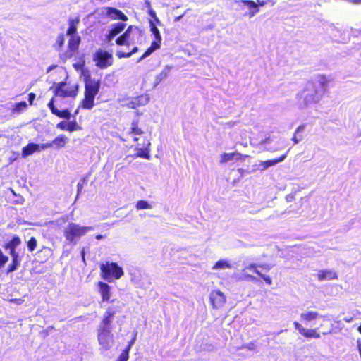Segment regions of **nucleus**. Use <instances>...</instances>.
Segmentation results:
<instances>
[{
	"label": "nucleus",
	"instance_id": "1",
	"mask_svg": "<svg viewBox=\"0 0 361 361\" xmlns=\"http://www.w3.org/2000/svg\"><path fill=\"white\" fill-rule=\"evenodd\" d=\"M321 94L313 82H308L305 87L297 94V104L300 109H305L310 104L317 103L321 99Z\"/></svg>",
	"mask_w": 361,
	"mask_h": 361
},
{
	"label": "nucleus",
	"instance_id": "2",
	"mask_svg": "<svg viewBox=\"0 0 361 361\" xmlns=\"http://www.w3.org/2000/svg\"><path fill=\"white\" fill-rule=\"evenodd\" d=\"M100 88V82L94 78H87L85 81V98L82 101V107L92 109L94 106V98Z\"/></svg>",
	"mask_w": 361,
	"mask_h": 361
},
{
	"label": "nucleus",
	"instance_id": "3",
	"mask_svg": "<svg viewBox=\"0 0 361 361\" xmlns=\"http://www.w3.org/2000/svg\"><path fill=\"white\" fill-rule=\"evenodd\" d=\"M92 226H83L75 223H69L63 230V235L66 241L75 245L78 240L87 232L93 231Z\"/></svg>",
	"mask_w": 361,
	"mask_h": 361
},
{
	"label": "nucleus",
	"instance_id": "4",
	"mask_svg": "<svg viewBox=\"0 0 361 361\" xmlns=\"http://www.w3.org/2000/svg\"><path fill=\"white\" fill-rule=\"evenodd\" d=\"M100 269L102 277L109 282L113 281L114 279H119L124 274L122 267L116 262H106L104 264H102Z\"/></svg>",
	"mask_w": 361,
	"mask_h": 361
},
{
	"label": "nucleus",
	"instance_id": "5",
	"mask_svg": "<svg viewBox=\"0 0 361 361\" xmlns=\"http://www.w3.org/2000/svg\"><path fill=\"white\" fill-rule=\"evenodd\" d=\"M97 340L100 350L106 351L114 344V334L111 330L97 329Z\"/></svg>",
	"mask_w": 361,
	"mask_h": 361
},
{
	"label": "nucleus",
	"instance_id": "6",
	"mask_svg": "<svg viewBox=\"0 0 361 361\" xmlns=\"http://www.w3.org/2000/svg\"><path fill=\"white\" fill-rule=\"evenodd\" d=\"M94 61L100 68H106L112 65L113 56L107 51L99 49L94 55Z\"/></svg>",
	"mask_w": 361,
	"mask_h": 361
},
{
	"label": "nucleus",
	"instance_id": "7",
	"mask_svg": "<svg viewBox=\"0 0 361 361\" xmlns=\"http://www.w3.org/2000/svg\"><path fill=\"white\" fill-rule=\"evenodd\" d=\"M66 82H59L55 90H54V95L59 96L61 97H75L78 94V86L75 85L74 86H71L67 89H65Z\"/></svg>",
	"mask_w": 361,
	"mask_h": 361
},
{
	"label": "nucleus",
	"instance_id": "8",
	"mask_svg": "<svg viewBox=\"0 0 361 361\" xmlns=\"http://www.w3.org/2000/svg\"><path fill=\"white\" fill-rule=\"evenodd\" d=\"M116 310L114 307H109L104 314V317L98 326V329L112 330V323Z\"/></svg>",
	"mask_w": 361,
	"mask_h": 361
},
{
	"label": "nucleus",
	"instance_id": "9",
	"mask_svg": "<svg viewBox=\"0 0 361 361\" xmlns=\"http://www.w3.org/2000/svg\"><path fill=\"white\" fill-rule=\"evenodd\" d=\"M102 13L107 18L111 20H122L123 21L128 20V17L120 10L114 7H104Z\"/></svg>",
	"mask_w": 361,
	"mask_h": 361
},
{
	"label": "nucleus",
	"instance_id": "10",
	"mask_svg": "<svg viewBox=\"0 0 361 361\" xmlns=\"http://www.w3.org/2000/svg\"><path fill=\"white\" fill-rule=\"evenodd\" d=\"M209 300L214 308L221 307L226 302V297L220 290H212L209 294Z\"/></svg>",
	"mask_w": 361,
	"mask_h": 361
},
{
	"label": "nucleus",
	"instance_id": "11",
	"mask_svg": "<svg viewBox=\"0 0 361 361\" xmlns=\"http://www.w3.org/2000/svg\"><path fill=\"white\" fill-rule=\"evenodd\" d=\"M126 34H128L127 37L128 44H133L140 40L142 32L137 27L130 25L126 30Z\"/></svg>",
	"mask_w": 361,
	"mask_h": 361
},
{
	"label": "nucleus",
	"instance_id": "12",
	"mask_svg": "<svg viewBox=\"0 0 361 361\" xmlns=\"http://www.w3.org/2000/svg\"><path fill=\"white\" fill-rule=\"evenodd\" d=\"M151 143L149 140H146L143 144H139L140 147L137 148V152L135 154L137 157H142L146 159H150L149 149Z\"/></svg>",
	"mask_w": 361,
	"mask_h": 361
},
{
	"label": "nucleus",
	"instance_id": "13",
	"mask_svg": "<svg viewBox=\"0 0 361 361\" xmlns=\"http://www.w3.org/2000/svg\"><path fill=\"white\" fill-rule=\"evenodd\" d=\"M319 317H324V316L319 314V313L316 311H305L300 314L301 321L307 325Z\"/></svg>",
	"mask_w": 361,
	"mask_h": 361
},
{
	"label": "nucleus",
	"instance_id": "14",
	"mask_svg": "<svg viewBox=\"0 0 361 361\" xmlns=\"http://www.w3.org/2000/svg\"><path fill=\"white\" fill-rule=\"evenodd\" d=\"M319 281L337 279L336 272L332 269L319 270L317 274Z\"/></svg>",
	"mask_w": 361,
	"mask_h": 361
},
{
	"label": "nucleus",
	"instance_id": "15",
	"mask_svg": "<svg viewBox=\"0 0 361 361\" xmlns=\"http://www.w3.org/2000/svg\"><path fill=\"white\" fill-rule=\"evenodd\" d=\"M149 98L147 96L141 95L133 98L126 104V106L131 109H136L140 106L145 105L148 103Z\"/></svg>",
	"mask_w": 361,
	"mask_h": 361
},
{
	"label": "nucleus",
	"instance_id": "16",
	"mask_svg": "<svg viewBox=\"0 0 361 361\" xmlns=\"http://www.w3.org/2000/svg\"><path fill=\"white\" fill-rule=\"evenodd\" d=\"M71 38L68 41V48L70 49V51H68L66 54V56L68 58H71L73 56V53L75 51L80 42V37L75 35V36H70Z\"/></svg>",
	"mask_w": 361,
	"mask_h": 361
},
{
	"label": "nucleus",
	"instance_id": "17",
	"mask_svg": "<svg viewBox=\"0 0 361 361\" xmlns=\"http://www.w3.org/2000/svg\"><path fill=\"white\" fill-rule=\"evenodd\" d=\"M99 293L102 295V300L107 301L110 299V286L104 282L98 283Z\"/></svg>",
	"mask_w": 361,
	"mask_h": 361
},
{
	"label": "nucleus",
	"instance_id": "18",
	"mask_svg": "<svg viewBox=\"0 0 361 361\" xmlns=\"http://www.w3.org/2000/svg\"><path fill=\"white\" fill-rule=\"evenodd\" d=\"M161 40L155 39L154 42L151 43L150 47L147 49V51L142 54V56L138 59V62L141 61L146 57L151 55L154 51L160 48Z\"/></svg>",
	"mask_w": 361,
	"mask_h": 361
},
{
	"label": "nucleus",
	"instance_id": "19",
	"mask_svg": "<svg viewBox=\"0 0 361 361\" xmlns=\"http://www.w3.org/2000/svg\"><path fill=\"white\" fill-rule=\"evenodd\" d=\"M39 150V145L35 143H29L22 149V157H26L32 154L34 152Z\"/></svg>",
	"mask_w": 361,
	"mask_h": 361
},
{
	"label": "nucleus",
	"instance_id": "20",
	"mask_svg": "<svg viewBox=\"0 0 361 361\" xmlns=\"http://www.w3.org/2000/svg\"><path fill=\"white\" fill-rule=\"evenodd\" d=\"M238 3H242L246 5L249 9L250 12L248 16L250 18H252L257 13L259 12V8H257V4L256 2L251 0H241L238 1Z\"/></svg>",
	"mask_w": 361,
	"mask_h": 361
},
{
	"label": "nucleus",
	"instance_id": "21",
	"mask_svg": "<svg viewBox=\"0 0 361 361\" xmlns=\"http://www.w3.org/2000/svg\"><path fill=\"white\" fill-rule=\"evenodd\" d=\"M21 243L20 238L18 236H13L12 239L8 242L5 245L4 248L6 250H14Z\"/></svg>",
	"mask_w": 361,
	"mask_h": 361
},
{
	"label": "nucleus",
	"instance_id": "22",
	"mask_svg": "<svg viewBox=\"0 0 361 361\" xmlns=\"http://www.w3.org/2000/svg\"><path fill=\"white\" fill-rule=\"evenodd\" d=\"M233 267L232 264L229 263V262L226 259H221L217 261L215 264L212 267L213 270L217 269H231Z\"/></svg>",
	"mask_w": 361,
	"mask_h": 361
},
{
	"label": "nucleus",
	"instance_id": "23",
	"mask_svg": "<svg viewBox=\"0 0 361 361\" xmlns=\"http://www.w3.org/2000/svg\"><path fill=\"white\" fill-rule=\"evenodd\" d=\"M79 19H71L69 20V27L67 30V35L69 36H75L77 32V25L79 23Z\"/></svg>",
	"mask_w": 361,
	"mask_h": 361
},
{
	"label": "nucleus",
	"instance_id": "24",
	"mask_svg": "<svg viewBox=\"0 0 361 361\" xmlns=\"http://www.w3.org/2000/svg\"><path fill=\"white\" fill-rule=\"evenodd\" d=\"M317 329H304V331H302V334L303 336H305V338H320V334L319 333H317Z\"/></svg>",
	"mask_w": 361,
	"mask_h": 361
},
{
	"label": "nucleus",
	"instance_id": "25",
	"mask_svg": "<svg viewBox=\"0 0 361 361\" xmlns=\"http://www.w3.org/2000/svg\"><path fill=\"white\" fill-rule=\"evenodd\" d=\"M172 68L171 66H166L160 73L156 76V82L159 84L163 80H164L169 75L170 70Z\"/></svg>",
	"mask_w": 361,
	"mask_h": 361
},
{
	"label": "nucleus",
	"instance_id": "26",
	"mask_svg": "<svg viewBox=\"0 0 361 361\" xmlns=\"http://www.w3.org/2000/svg\"><path fill=\"white\" fill-rule=\"evenodd\" d=\"M68 142V138L64 135H59L56 137L51 142L53 145H56L57 147H63Z\"/></svg>",
	"mask_w": 361,
	"mask_h": 361
},
{
	"label": "nucleus",
	"instance_id": "27",
	"mask_svg": "<svg viewBox=\"0 0 361 361\" xmlns=\"http://www.w3.org/2000/svg\"><path fill=\"white\" fill-rule=\"evenodd\" d=\"M126 24L123 23H116L112 25V27L109 31L116 36L124 30Z\"/></svg>",
	"mask_w": 361,
	"mask_h": 361
},
{
	"label": "nucleus",
	"instance_id": "28",
	"mask_svg": "<svg viewBox=\"0 0 361 361\" xmlns=\"http://www.w3.org/2000/svg\"><path fill=\"white\" fill-rule=\"evenodd\" d=\"M149 24H150V30H151L152 33L153 34L155 39L161 40V36L160 35L159 30L156 27L155 24L152 20L149 21Z\"/></svg>",
	"mask_w": 361,
	"mask_h": 361
},
{
	"label": "nucleus",
	"instance_id": "29",
	"mask_svg": "<svg viewBox=\"0 0 361 361\" xmlns=\"http://www.w3.org/2000/svg\"><path fill=\"white\" fill-rule=\"evenodd\" d=\"M130 133L134 135H140L143 133V131L140 128H138V121H133L132 122Z\"/></svg>",
	"mask_w": 361,
	"mask_h": 361
},
{
	"label": "nucleus",
	"instance_id": "30",
	"mask_svg": "<svg viewBox=\"0 0 361 361\" xmlns=\"http://www.w3.org/2000/svg\"><path fill=\"white\" fill-rule=\"evenodd\" d=\"M286 157H287V154H285L281 156L278 159L265 161L264 162L267 166L270 167V166L277 164L278 163L283 161L286 159Z\"/></svg>",
	"mask_w": 361,
	"mask_h": 361
},
{
	"label": "nucleus",
	"instance_id": "31",
	"mask_svg": "<svg viewBox=\"0 0 361 361\" xmlns=\"http://www.w3.org/2000/svg\"><path fill=\"white\" fill-rule=\"evenodd\" d=\"M238 155H239V154H236V153H224L221 156V162L226 163L230 160L233 159L235 156H238Z\"/></svg>",
	"mask_w": 361,
	"mask_h": 361
},
{
	"label": "nucleus",
	"instance_id": "32",
	"mask_svg": "<svg viewBox=\"0 0 361 361\" xmlns=\"http://www.w3.org/2000/svg\"><path fill=\"white\" fill-rule=\"evenodd\" d=\"M57 113H55L54 115L57 116L59 118L70 119L71 118V112L68 109H65L63 111H59V109L56 111Z\"/></svg>",
	"mask_w": 361,
	"mask_h": 361
},
{
	"label": "nucleus",
	"instance_id": "33",
	"mask_svg": "<svg viewBox=\"0 0 361 361\" xmlns=\"http://www.w3.org/2000/svg\"><path fill=\"white\" fill-rule=\"evenodd\" d=\"M20 262L21 261H17L16 259L12 260V263L9 264L8 267L7 273L9 274L11 272L16 271L20 266Z\"/></svg>",
	"mask_w": 361,
	"mask_h": 361
},
{
	"label": "nucleus",
	"instance_id": "34",
	"mask_svg": "<svg viewBox=\"0 0 361 361\" xmlns=\"http://www.w3.org/2000/svg\"><path fill=\"white\" fill-rule=\"evenodd\" d=\"M128 34H126V32L123 35L118 37L116 40V43L118 45H129L127 41V37Z\"/></svg>",
	"mask_w": 361,
	"mask_h": 361
},
{
	"label": "nucleus",
	"instance_id": "35",
	"mask_svg": "<svg viewBox=\"0 0 361 361\" xmlns=\"http://www.w3.org/2000/svg\"><path fill=\"white\" fill-rule=\"evenodd\" d=\"M81 128L78 125L77 122L74 120L68 123L67 130L73 132L75 130H80Z\"/></svg>",
	"mask_w": 361,
	"mask_h": 361
},
{
	"label": "nucleus",
	"instance_id": "36",
	"mask_svg": "<svg viewBox=\"0 0 361 361\" xmlns=\"http://www.w3.org/2000/svg\"><path fill=\"white\" fill-rule=\"evenodd\" d=\"M37 245V240L35 237H32L27 242V247L30 252L35 250Z\"/></svg>",
	"mask_w": 361,
	"mask_h": 361
},
{
	"label": "nucleus",
	"instance_id": "37",
	"mask_svg": "<svg viewBox=\"0 0 361 361\" xmlns=\"http://www.w3.org/2000/svg\"><path fill=\"white\" fill-rule=\"evenodd\" d=\"M136 207L138 209L152 208V207L149 204V203L145 200H139L136 204Z\"/></svg>",
	"mask_w": 361,
	"mask_h": 361
},
{
	"label": "nucleus",
	"instance_id": "38",
	"mask_svg": "<svg viewBox=\"0 0 361 361\" xmlns=\"http://www.w3.org/2000/svg\"><path fill=\"white\" fill-rule=\"evenodd\" d=\"M130 345L124 350L121 354L120 355L117 361H128L129 358L128 351H129Z\"/></svg>",
	"mask_w": 361,
	"mask_h": 361
},
{
	"label": "nucleus",
	"instance_id": "39",
	"mask_svg": "<svg viewBox=\"0 0 361 361\" xmlns=\"http://www.w3.org/2000/svg\"><path fill=\"white\" fill-rule=\"evenodd\" d=\"M27 106V103L25 102H20L16 104L15 108L13 109V111L15 112H20L24 110Z\"/></svg>",
	"mask_w": 361,
	"mask_h": 361
},
{
	"label": "nucleus",
	"instance_id": "40",
	"mask_svg": "<svg viewBox=\"0 0 361 361\" xmlns=\"http://www.w3.org/2000/svg\"><path fill=\"white\" fill-rule=\"evenodd\" d=\"M64 41H65L64 35H63V34L59 35L56 38L55 47H56V46H57L59 48H61L63 45Z\"/></svg>",
	"mask_w": 361,
	"mask_h": 361
},
{
	"label": "nucleus",
	"instance_id": "41",
	"mask_svg": "<svg viewBox=\"0 0 361 361\" xmlns=\"http://www.w3.org/2000/svg\"><path fill=\"white\" fill-rule=\"evenodd\" d=\"M8 257L4 255L1 250L0 249V268L3 267L5 264L8 262Z\"/></svg>",
	"mask_w": 361,
	"mask_h": 361
},
{
	"label": "nucleus",
	"instance_id": "42",
	"mask_svg": "<svg viewBox=\"0 0 361 361\" xmlns=\"http://www.w3.org/2000/svg\"><path fill=\"white\" fill-rule=\"evenodd\" d=\"M317 81L322 87H324L329 82L328 79L324 75H319Z\"/></svg>",
	"mask_w": 361,
	"mask_h": 361
},
{
	"label": "nucleus",
	"instance_id": "43",
	"mask_svg": "<svg viewBox=\"0 0 361 361\" xmlns=\"http://www.w3.org/2000/svg\"><path fill=\"white\" fill-rule=\"evenodd\" d=\"M9 254L11 255L12 257V260H17V261H21V257L20 256L19 253L14 250H9Z\"/></svg>",
	"mask_w": 361,
	"mask_h": 361
},
{
	"label": "nucleus",
	"instance_id": "44",
	"mask_svg": "<svg viewBox=\"0 0 361 361\" xmlns=\"http://www.w3.org/2000/svg\"><path fill=\"white\" fill-rule=\"evenodd\" d=\"M48 107L49 108L50 111L53 114H55V113H57L56 111L58 109L54 106V98H52L49 102L48 103Z\"/></svg>",
	"mask_w": 361,
	"mask_h": 361
},
{
	"label": "nucleus",
	"instance_id": "45",
	"mask_svg": "<svg viewBox=\"0 0 361 361\" xmlns=\"http://www.w3.org/2000/svg\"><path fill=\"white\" fill-rule=\"evenodd\" d=\"M148 14L152 18H154V21L157 23V24H160L161 22L159 20V19L157 18V14H156V12L152 9V8H149L148 9Z\"/></svg>",
	"mask_w": 361,
	"mask_h": 361
},
{
	"label": "nucleus",
	"instance_id": "46",
	"mask_svg": "<svg viewBox=\"0 0 361 361\" xmlns=\"http://www.w3.org/2000/svg\"><path fill=\"white\" fill-rule=\"evenodd\" d=\"M116 56L119 59H121V58H128V57H130L132 56V53H128V52L126 53V52H123V51H118L116 53Z\"/></svg>",
	"mask_w": 361,
	"mask_h": 361
},
{
	"label": "nucleus",
	"instance_id": "47",
	"mask_svg": "<svg viewBox=\"0 0 361 361\" xmlns=\"http://www.w3.org/2000/svg\"><path fill=\"white\" fill-rule=\"evenodd\" d=\"M293 325L295 326V329L298 330L300 334H302V331H304L305 328L298 322H294Z\"/></svg>",
	"mask_w": 361,
	"mask_h": 361
},
{
	"label": "nucleus",
	"instance_id": "48",
	"mask_svg": "<svg viewBox=\"0 0 361 361\" xmlns=\"http://www.w3.org/2000/svg\"><path fill=\"white\" fill-rule=\"evenodd\" d=\"M68 123L61 121L56 125V128L63 130H67Z\"/></svg>",
	"mask_w": 361,
	"mask_h": 361
},
{
	"label": "nucleus",
	"instance_id": "49",
	"mask_svg": "<svg viewBox=\"0 0 361 361\" xmlns=\"http://www.w3.org/2000/svg\"><path fill=\"white\" fill-rule=\"evenodd\" d=\"M257 166V169L261 171H264L269 168V166L265 164V162L262 161H259V163Z\"/></svg>",
	"mask_w": 361,
	"mask_h": 361
},
{
	"label": "nucleus",
	"instance_id": "50",
	"mask_svg": "<svg viewBox=\"0 0 361 361\" xmlns=\"http://www.w3.org/2000/svg\"><path fill=\"white\" fill-rule=\"evenodd\" d=\"M261 278H262L267 284H269V285L272 284V280L269 276L263 274L261 276Z\"/></svg>",
	"mask_w": 361,
	"mask_h": 361
},
{
	"label": "nucleus",
	"instance_id": "51",
	"mask_svg": "<svg viewBox=\"0 0 361 361\" xmlns=\"http://www.w3.org/2000/svg\"><path fill=\"white\" fill-rule=\"evenodd\" d=\"M52 146H53V143L52 142H47V143L42 144L41 145H39V149H47V148L51 147Z\"/></svg>",
	"mask_w": 361,
	"mask_h": 361
},
{
	"label": "nucleus",
	"instance_id": "52",
	"mask_svg": "<svg viewBox=\"0 0 361 361\" xmlns=\"http://www.w3.org/2000/svg\"><path fill=\"white\" fill-rule=\"evenodd\" d=\"M116 36L113 35L111 32H109V34L106 35V39L108 42H110Z\"/></svg>",
	"mask_w": 361,
	"mask_h": 361
},
{
	"label": "nucleus",
	"instance_id": "53",
	"mask_svg": "<svg viewBox=\"0 0 361 361\" xmlns=\"http://www.w3.org/2000/svg\"><path fill=\"white\" fill-rule=\"evenodd\" d=\"M258 267L263 268L264 269H266V270H270L272 268V266H271L270 264H259V265H258Z\"/></svg>",
	"mask_w": 361,
	"mask_h": 361
},
{
	"label": "nucleus",
	"instance_id": "54",
	"mask_svg": "<svg viewBox=\"0 0 361 361\" xmlns=\"http://www.w3.org/2000/svg\"><path fill=\"white\" fill-rule=\"evenodd\" d=\"M83 188V185L81 183H78L77 184V197L79 195L80 192H81L82 189Z\"/></svg>",
	"mask_w": 361,
	"mask_h": 361
},
{
	"label": "nucleus",
	"instance_id": "55",
	"mask_svg": "<svg viewBox=\"0 0 361 361\" xmlns=\"http://www.w3.org/2000/svg\"><path fill=\"white\" fill-rule=\"evenodd\" d=\"M305 126L303 125L300 126L295 130V134L302 133L304 131Z\"/></svg>",
	"mask_w": 361,
	"mask_h": 361
},
{
	"label": "nucleus",
	"instance_id": "56",
	"mask_svg": "<svg viewBox=\"0 0 361 361\" xmlns=\"http://www.w3.org/2000/svg\"><path fill=\"white\" fill-rule=\"evenodd\" d=\"M28 97H29L28 100L30 102V104H32L35 98V94L34 93H30Z\"/></svg>",
	"mask_w": 361,
	"mask_h": 361
},
{
	"label": "nucleus",
	"instance_id": "57",
	"mask_svg": "<svg viewBox=\"0 0 361 361\" xmlns=\"http://www.w3.org/2000/svg\"><path fill=\"white\" fill-rule=\"evenodd\" d=\"M270 140H271V138H270V136H268L267 137H266L264 140H262L261 142H260V144L262 145H267V144H269L270 142Z\"/></svg>",
	"mask_w": 361,
	"mask_h": 361
},
{
	"label": "nucleus",
	"instance_id": "58",
	"mask_svg": "<svg viewBox=\"0 0 361 361\" xmlns=\"http://www.w3.org/2000/svg\"><path fill=\"white\" fill-rule=\"evenodd\" d=\"M268 1H260V0H257V7L258 6H264L265 4H267Z\"/></svg>",
	"mask_w": 361,
	"mask_h": 361
},
{
	"label": "nucleus",
	"instance_id": "59",
	"mask_svg": "<svg viewBox=\"0 0 361 361\" xmlns=\"http://www.w3.org/2000/svg\"><path fill=\"white\" fill-rule=\"evenodd\" d=\"M302 137H299V138H298V137H296V135H295L293 136V139H292V140H293V141L294 142V143H295V144H298L300 141H301V140H302Z\"/></svg>",
	"mask_w": 361,
	"mask_h": 361
},
{
	"label": "nucleus",
	"instance_id": "60",
	"mask_svg": "<svg viewBox=\"0 0 361 361\" xmlns=\"http://www.w3.org/2000/svg\"><path fill=\"white\" fill-rule=\"evenodd\" d=\"M257 267H259L257 264H250L245 269L254 270Z\"/></svg>",
	"mask_w": 361,
	"mask_h": 361
},
{
	"label": "nucleus",
	"instance_id": "61",
	"mask_svg": "<svg viewBox=\"0 0 361 361\" xmlns=\"http://www.w3.org/2000/svg\"><path fill=\"white\" fill-rule=\"evenodd\" d=\"M245 276L246 278L249 279L251 281H257V278L250 274H245Z\"/></svg>",
	"mask_w": 361,
	"mask_h": 361
},
{
	"label": "nucleus",
	"instance_id": "62",
	"mask_svg": "<svg viewBox=\"0 0 361 361\" xmlns=\"http://www.w3.org/2000/svg\"><path fill=\"white\" fill-rule=\"evenodd\" d=\"M185 13H186V11H185V13H184L183 14H182V15H180V16H178L176 17V18H175V19H174V21H175V22H178V21H180V20L183 18V17L184 16V15H185Z\"/></svg>",
	"mask_w": 361,
	"mask_h": 361
},
{
	"label": "nucleus",
	"instance_id": "63",
	"mask_svg": "<svg viewBox=\"0 0 361 361\" xmlns=\"http://www.w3.org/2000/svg\"><path fill=\"white\" fill-rule=\"evenodd\" d=\"M145 4L146 8H147V9L152 8L151 3H150L149 0H145Z\"/></svg>",
	"mask_w": 361,
	"mask_h": 361
},
{
	"label": "nucleus",
	"instance_id": "64",
	"mask_svg": "<svg viewBox=\"0 0 361 361\" xmlns=\"http://www.w3.org/2000/svg\"><path fill=\"white\" fill-rule=\"evenodd\" d=\"M357 349L359 350V353H361V340L360 339H357Z\"/></svg>",
	"mask_w": 361,
	"mask_h": 361
}]
</instances>
